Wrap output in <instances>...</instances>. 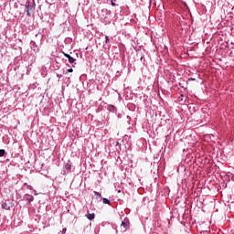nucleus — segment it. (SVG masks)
<instances>
[{
  "label": "nucleus",
  "instance_id": "nucleus-1",
  "mask_svg": "<svg viewBox=\"0 0 234 234\" xmlns=\"http://www.w3.org/2000/svg\"><path fill=\"white\" fill-rule=\"evenodd\" d=\"M35 8H36V2H34V0H32V2L27 1L26 12H27V16H28V17H30L32 16V12H34Z\"/></svg>",
  "mask_w": 234,
  "mask_h": 234
},
{
  "label": "nucleus",
  "instance_id": "nucleus-2",
  "mask_svg": "<svg viewBox=\"0 0 234 234\" xmlns=\"http://www.w3.org/2000/svg\"><path fill=\"white\" fill-rule=\"evenodd\" d=\"M101 14L103 16V17H101V21L104 23V25H109L111 23V19H109L108 16H111V10L102 9Z\"/></svg>",
  "mask_w": 234,
  "mask_h": 234
},
{
  "label": "nucleus",
  "instance_id": "nucleus-3",
  "mask_svg": "<svg viewBox=\"0 0 234 234\" xmlns=\"http://www.w3.org/2000/svg\"><path fill=\"white\" fill-rule=\"evenodd\" d=\"M71 169H72V165L67 163L65 165V168L63 170V175H69V173H70Z\"/></svg>",
  "mask_w": 234,
  "mask_h": 234
},
{
  "label": "nucleus",
  "instance_id": "nucleus-4",
  "mask_svg": "<svg viewBox=\"0 0 234 234\" xmlns=\"http://www.w3.org/2000/svg\"><path fill=\"white\" fill-rule=\"evenodd\" d=\"M24 200H26L27 202H28V204H30V203L34 202V196L26 194L24 196Z\"/></svg>",
  "mask_w": 234,
  "mask_h": 234
},
{
  "label": "nucleus",
  "instance_id": "nucleus-5",
  "mask_svg": "<svg viewBox=\"0 0 234 234\" xmlns=\"http://www.w3.org/2000/svg\"><path fill=\"white\" fill-rule=\"evenodd\" d=\"M62 54L65 56V58H68L69 62V63H76V58H72L70 55L65 53V52H62Z\"/></svg>",
  "mask_w": 234,
  "mask_h": 234
},
{
  "label": "nucleus",
  "instance_id": "nucleus-6",
  "mask_svg": "<svg viewBox=\"0 0 234 234\" xmlns=\"http://www.w3.org/2000/svg\"><path fill=\"white\" fill-rule=\"evenodd\" d=\"M121 226L122 228H124V229H127L129 228V219H124L122 221Z\"/></svg>",
  "mask_w": 234,
  "mask_h": 234
},
{
  "label": "nucleus",
  "instance_id": "nucleus-7",
  "mask_svg": "<svg viewBox=\"0 0 234 234\" xmlns=\"http://www.w3.org/2000/svg\"><path fill=\"white\" fill-rule=\"evenodd\" d=\"M108 111H110V112H117L118 108H116V106H114V105H109L108 106Z\"/></svg>",
  "mask_w": 234,
  "mask_h": 234
},
{
  "label": "nucleus",
  "instance_id": "nucleus-8",
  "mask_svg": "<svg viewBox=\"0 0 234 234\" xmlns=\"http://www.w3.org/2000/svg\"><path fill=\"white\" fill-rule=\"evenodd\" d=\"M95 217H96V215L94 213L86 214V218H87L88 220H94Z\"/></svg>",
  "mask_w": 234,
  "mask_h": 234
},
{
  "label": "nucleus",
  "instance_id": "nucleus-9",
  "mask_svg": "<svg viewBox=\"0 0 234 234\" xmlns=\"http://www.w3.org/2000/svg\"><path fill=\"white\" fill-rule=\"evenodd\" d=\"M2 208L5 209L6 211L10 210V205L6 202L2 203Z\"/></svg>",
  "mask_w": 234,
  "mask_h": 234
},
{
  "label": "nucleus",
  "instance_id": "nucleus-10",
  "mask_svg": "<svg viewBox=\"0 0 234 234\" xmlns=\"http://www.w3.org/2000/svg\"><path fill=\"white\" fill-rule=\"evenodd\" d=\"M102 202L103 204H108L109 206H111V200H109L108 198L103 197Z\"/></svg>",
  "mask_w": 234,
  "mask_h": 234
},
{
  "label": "nucleus",
  "instance_id": "nucleus-11",
  "mask_svg": "<svg viewBox=\"0 0 234 234\" xmlns=\"http://www.w3.org/2000/svg\"><path fill=\"white\" fill-rule=\"evenodd\" d=\"M117 0H111L112 6H120V5L116 4Z\"/></svg>",
  "mask_w": 234,
  "mask_h": 234
},
{
  "label": "nucleus",
  "instance_id": "nucleus-12",
  "mask_svg": "<svg viewBox=\"0 0 234 234\" xmlns=\"http://www.w3.org/2000/svg\"><path fill=\"white\" fill-rule=\"evenodd\" d=\"M5 153V149H0V157L4 156Z\"/></svg>",
  "mask_w": 234,
  "mask_h": 234
},
{
  "label": "nucleus",
  "instance_id": "nucleus-13",
  "mask_svg": "<svg viewBox=\"0 0 234 234\" xmlns=\"http://www.w3.org/2000/svg\"><path fill=\"white\" fill-rule=\"evenodd\" d=\"M95 197H98L99 198H101V194L100 192L94 191Z\"/></svg>",
  "mask_w": 234,
  "mask_h": 234
},
{
  "label": "nucleus",
  "instance_id": "nucleus-14",
  "mask_svg": "<svg viewBox=\"0 0 234 234\" xmlns=\"http://www.w3.org/2000/svg\"><path fill=\"white\" fill-rule=\"evenodd\" d=\"M110 39H109V36L105 37V43H109Z\"/></svg>",
  "mask_w": 234,
  "mask_h": 234
},
{
  "label": "nucleus",
  "instance_id": "nucleus-15",
  "mask_svg": "<svg viewBox=\"0 0 234 234\" xmlns=\"http://www.w3.org/2000/svg\"><path fill=\"white\" fill-rule=\"evenodd\" d=\"M68 72H74V69H72V68H71V69H68Z\"/></svg>",
  "mask_w": 234,
  "mask_h": 234
},
{
  "label": "nucleus",
  "instance_id": "nucleus-16",
  "mask_svg": "<svg viewBox=\"0 0 234 234\" xmlns=\"http://www.w3.org/2000/svg\"><path fill=\"white\" fill-rule=\"evenodd\" d=\"M118 118H122V113H118Z\"/></svg>",
  "mask_w": 234,
  "mask_h": 234
},
{
  "label": "nucleus",
  "instance_id": "nucleus-17",
  "mask_svg": "<svg viewBox=\"0 0 234 234\" xmlns=\"http://www.w3.org/2000/svg\"><path fill=\"white\" fill-rule=\"evenodd\" d=\"M67 232V229H63V233H66Z\"/></svg>",
  "mask_w": 234,
  "mask_h": 234
},
{
  "label": "nucleus",
  "instance_id": "nucleus-18",
  "mask_svg": "<svg viewBox=\"0 0 234 234\" xmlns=\"http://www.w3.org/2000/svg\"><path fill=\"white\" fill-rule=\"evenodd\" d=\"M57 76H58V78H61V75H59V74H57Z\"/></svg>",
  "mask_w": 234,
  "mask_h": 234
}]
</instances>
